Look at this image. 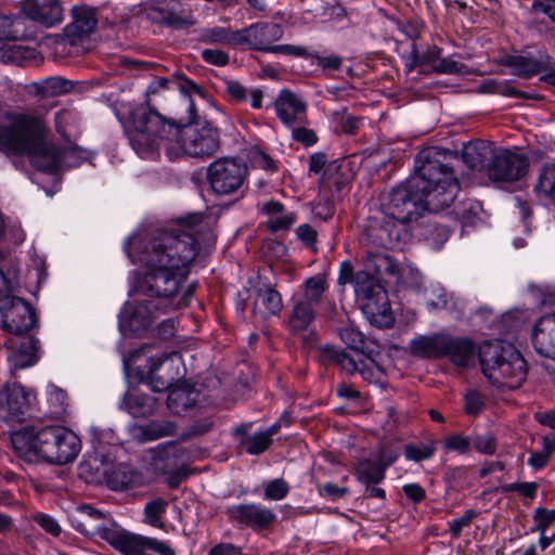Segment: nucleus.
I'll use <instances>...</instances> for the list:
<instances>
[{"label": "nucleus", "mask_w": 555, "mask_h": 555, "mask_svg": "<svg viewBox=\"0 0 555 555\" xmlns=\"http://www.w3.org/2000/svg\"><path fill=\"white\" fill-rule=\"evenodd\" d=\"M450 153L437 149L420 152L415 173L393 188L384 209L376 210L364 224V238L374 246L395 248L408 236L405 223L424 211L439 212L455 199L460 184L449 160Z\"/></svg>", "instance_id": "obj_1"}, {"label": "nucleus", "mask_w": 555, "mask_h": 555, "mask_svg": "<svg viewBox=\"0 0 555 555\" xmlns=\"http://www.w3.org/2000/svg\"><path fill=\"white\" fill-rule=\"evenodd\" d=\"M203 220V214H190L179 219L183 230L178 233L159 231L144 244L140 261L147 270L141 287L154 298L150 302L152 308L168 312L188 306L190 292L181 293L180 284L198 251L197 242L189 231Z\"/></svg>", "instance_id": "obj_2"}, {"label": "nucleus", "mask_w": 555, "mask_h": 555, "mask_svg": "<svg viewBox=\"0 0 555 555\" xmlns=\"http://www.w3.org/2000/svg\"><path fill=\"white\" fill-rule=\"evenodd\" d=\"M0 153L18 166L26 156L39 171L55 173L63 167L77 166L86 151L77 145L59 146L52 141L51 129L42 115L8 113L0 122Z\"/></svg>", "instance_id": "obj_3"}, {"label": "nucleus", "mask_w": 555, "mask_h": 555, "mask_svg": "<svg viewBox=\"0 0 555 555\" xmlns=\"http://www.w3.org/2000/svg\"><path fill=\"white\" fill-rule=\"evenodd\" d=\"M12 448L26 461L65 465L73 462L80 452L79 437L70 429L51 425L41 428L24 427L10 437Z\"/></svg>", "instance_id": "obj_4"}, {"label": "nucleus", "mask_w": 555, "mask_h": 555, "mask_svg": "<svg viewBox=\"0 0 555 555\" xmlns=\"http://www.w3.org/2000/svg\"><path fill=\"white\" fill-rule=\"evenodd\" d=\"M479 362L485 376L496 387L519 388L527 377V363L520 352L502 340L483 344Z\"/></svg>", "instance_id": "obj_5"}, {"label": "nucleus", "mask_w": 555, "mask_h": 555, "mask_svg": "<svg viewBox=\"0 0 555 555\" xmlns=\"http://www.w3.org/2000/svg\"><path fill=\"white\" fill-rule=\"evenodd\" d=\"M133 130L129 132V141L133 150L141 155L159 149L162 143L178 140L180 126L176 119H167L155 108L140 105L131 112Z\"/></svg>", "instance_id": "obj_6"}, {"label": "nucleus", "mask_w": 555, "mask_h": 555, "mask_svg": "<svg viewBox=\"0 0 555 555\" xmlns=\"http://www.w3.org/2000/svg\"><path fill=\"white\" fill-rule=\"evenodd\" d=\"M354 293L362 312L371 324L377 327L392 325L393 318L387 293L366 272L357 273Z\"/></svg>", "instance_id": "obj_7"}, {"label": "nucleus", "mask_w": 555, "mask_h": 555, "mask_svg": "<svg viewBox=\"0 0 555 555\" xmlns=\"http://www.w3.org/2000/svg\"><path fill=\"white\" fill-rule=\"evenodd\" d=\"M529 160L519 153L500 150L492 154L487 164V173L491 181L508 183L520 180L528 171Z\"/></svg>", "instance_id": "obj_8"}, {"label": "nucleus", "mask_w": 555, "mask_h": 555, "mask_svg": "<svg viewBox=\"0 0 555 555\" xmlns=\"http://www.w3.org/2000/svg\"><path fill=\"white\" fill-rule=\"evenodd\" d=\"M72 18V23L64 28L63 44L75 49L68 53L78 54L87 50L83 43L95 29L98 18L95 10L86 5L74 7Z\"/></svg>", "instance_id": "obj_9"}, {"label": "nucleus", "mask_w": 555, "mask_h": 555, "mask_svg": "<svg viewBox=\"0 0 555 555\" xmlns=\"http://www.w3.org/2000/svg\"><path fill=\"white\" fill-rule=\"evenodd\" d=\"M189 116L184 119H179L182 122L180 126V134L178 142L185 154L192 157H204L208 152V128L204 126L201 130L192 128L195 121L196 107L191 98H184Z\"/></svg>", "instance_id": "obj_10"}, {"label": "nucleus", "mask_w": 555, "mask_h": 555, "mask_svg": "<svg viewBox=\"0 0 555 555\" xmlns=\"http://www.w3.org/2000/svg\"><path fill=\"white\" fill-rule=\"evenodd\" d=\"M246 167L234 158H220L210 164V189L217 194H231L243 183Z\"/></svg>", "instance_id": "obj_11"}, {"label": "nucleus", "mask_w": 555, "mask_h": 555, "mask_svg": "<svg viewBox=\"0 0 555 555\" xmlns=\"http://www.w3.org/2000/svg\"><path fill=\"white\" fill-rule=\"evenodd\" d=\"M0 312L3 328L15 336H22L36 323V314L30 305L13 294L8 296V302L0 307Z\"/></svg>", "instance_id": "obj_12"}, {"label": "nucleus", "mask_w": 555, "mask_h": 555, "mask_svg": "<svg viewBox=\"0 0 555 555\" xmlns=\"http://www.w3.org/2000/svg\"><path fill=\"white\" fill-rule=\"evenodd\" d=\"M182 358L179 352L162 354V357L149 360V373L151 374V386L153 391L160 392L171 386V382L183 376L179 366Z\"/></svg>", "instance_id": "obj_13"}, {"label": "nucleus", "mask_w": 555, "mask_h": 555, "mask_svg": "<svg viewBox=\"0 0 555 555\" xmlns=\"http://www.w3.org/2000/svg\"><path fill=\"white\" fill-rule=\"evenodd\" d=\"M31 398L33 395L20 384H5L0 392V420H24L30 408Z\"/></svg>", "instance_id": "obj_14"}, {"label": "nucleus", "mask_w": 555, "mask_h": 555, "mask_svg": "<svg viewBox=\"0 0 555 555\" xmlns=\"http://www.w3.org/2000/svg\"><path fill=\"white\" fill-rule=\"evenodd\" d=\"M205 395L189 384L170 388L167 396V408L176 415L188 414L195 416L205 412Z\"/></svg>", "instance_id": "obj_15"}, {"label": "nucleus", "mask_w": 555, "mask_h": 555, "mask_svg": "<svg viewBox=\"0 0 555 555\" xmlns=\"http://www.w3.org/2000/svg\"><path fill=\"white\" fill-rule=\"evenodd\" d=\"M100 537L121 555H151L149 537L122 529L102 528Z\"/></svg>", "instance_id": "obj_16"}, {"label": "nucleus", "mask_w": 555, "mask_h": 555, "mask_svg": "<svg viewBox=\"0 0 555 555\" xmlns=\"http://www.w3.org/2000/svg\"><path fill=\"white\" fill-rule=\"evenodd\" d=\"M307 107L302 98L286 89L280 91L274 102L275 114L287 128L297 124H309Z\"/></svg>", "instance_id": "obj_17"}, {"label": "nucleus", "mask_w": 555, "mask_h": 555, "mask_svg": "<svg viewBox=\"0 0 555 555\" xmlns=\"http://www.w3.org/2000/svg\"><path fill=\"white\" fill-rule=\"evenodd\" d=\"M241 46H247L251 50L270 52L273 43L283 36L281 25L276 23H256L241 29Z\"/></svg>", "instance_id": "obj_18"}, {"label": "nucleus", "mask_w": 555, "mask_h": 555, "mask_svg": "<svg viewBox=\"0 0 555 555\" xmlns=\"http://www.w3.org/2000/svg\"><path fill=\"white\" fill-rule=\"evenodd\" d=\"M7 345V359L11 370H23L34 365L38 360L37 341L30 336L11 337Z\"/></svg>", "instance_id": "obj_19"}, {"label": "nucleus", "mask_w": 555, "mask_h": 555, "mask_svg": "<svg viewBox=\"0 0 555 555\" xmlns=\"http://www.w3.org/2000/svg\"><path fill=\"white\" fill-rule=\"evenodd\" d=\"M531 341L537 353L555 361V311L541 315L535 321Z\"/></svg>", "instance_id": "obj_20"}, {"label": "nucleus", "mask_w": 555, "mask_h": 555, "mask_svg": "<svg viewBox=\"0 0 555 555\" xmlns=\"http://www.w3.org/2000/svg\"><path fill=\"white\" fill-rule=\"evenodd\" d=\"M231 518L238 524L255 530H262L272 525L276 515L268 507L260 504H238L229 509Z\"/></svg>", "instance_id": "obj_21"}, {"label": "nucleus", "mask_w": 555, "mask_h": 555, "mask_svg": "<svg viewBox=\"0 0 555 555\" xmlns=\"http://www.w3.org/2000/svg\"><path fill=\"white\" fill-rule=\"evenodd\" d=\"M22 11L27 18L47 27H52L63 20L60 0H23Z\"/></svg>", "instance_id": "obj_22"}, {"label": "nucleus", "mask_w": 555, "mask_h": 555, "mask_svg": "<svg viewBox=\"0 0 555 555\" xmlns=\"http://www.w3.org/2000/svg\"><path fill=\"white\" fill-rule=\"evenodd\" d=\"M106 486L114 491H124L142 485L141 474L132 466L117 464L103 470Z\"/></svg>", "instance_id": "obj_23"}, {"label": "nucleus", "mask_w": 555, "mask_h": 555, "mask_svg": "<svg viewBox=\"0 0 555 555\" xmlns=\"http://www.w3.org/2000/svg\"><path fill=\"white\" fill-rule=\"evenodd\" d=\"M532 191L539 201L555 210V163L545 164L539 169Z\"/></svg>", "instance_id": "obj_24"}, {"label": "nucleus", "mask_w": 555, "mask_h": 555, "mask_svg": "<svg viewBox=\"0 0 555 555\" xmlns=\"http://www.w3.org/2000/svg\"><path fill=\"white\" fill-rule=\"evenodd\" d=\"M261 211L267 216V228L273 233L287 231L296 221V215L292 211H285L280 202L270 201L264 203Z\"/></svg>", "instance_id": "obj_25"}, {"label": "nucleus", "mask_w": 555, "mask_h": 555, "mask_svg": "<svg viewBox=\"0 0 555 555\" xmlns=\"http://www.w3.org/2000/svg\"><path fill=\"white\" fill-rule=\"evenodd\" d=\"M475 345L468 338L447 335L443 357H447L457 366H466L474 358Z\"/></svg>", "instance_id": "obj_26"}, {"label": "nucleus", "mask_w": 555, "mask_h": 555, "mask_svg": "<svg viewBox=\"0 0 555 555\" xmlns=\"http://www.w3.org/2000/svg\"><path fill=\"white\" fill-rule=\"evenodd\" d=\"M292 304L286 322L288 330L293 333L307 330L315 319L314 307L294 295Z\"/></svg>", "instance_id": "obj_27"}, {"label": "nucleus", "mask_w": 555, "mask_h": 555, "mask_svg": "<svg viewBox=\"0 0 555 555\" xmlns=\"http://www.w3.org/2000/svg\"><path fill=\"white\" fill-rule=\"evenodd\" d=\"M446 334H433L428 336H418L411 340V352L422 358H441L446 346Z\"/></svg>", "instance_id": "obj_28"}, {"label": "nucleus", "mask_w": 555, "mask_h": 555, "mask_svg": "<svg viewBox=\"0 0 555 555\" xmlns=\"http://www.w3.org/2000/svg\"><path fill=\"white\" fill-rule=\"evenodd\" d=\"M283 308L280 293L271 286L259 287L256 291L254 312L262 318L278 315Z\"/></svg>", "instance_id": "obj_29"}, {"label": "nucleus", "mask_w": 555, "mask_h": 555, "mask_svg": "<svg viewBox=\"0 0 555 555\" xmlns=\"http://www.w3.org/2000/svg\"><path fill=\"white\" fill-rule=\"evenodd\" d=\"M177 431L176 423L167 420L151 421L145 425L134 427L133 437L141 443L157 440L164 437L175 435Z\"/></svg>", "instance_id": "obj_30"}, {"label": "nucleus", "mask_w": 555, "mask_h": 555, "mask_svg": "<svg viewBox=\"0 0 555 555\" xmlns=\"http://www.w3.org/2000/svg\"><path fill=\"white\" fill-rule=\"evenodd\" d=\"M73 88V81L60 76L44 78L33 82L30 86L31 92L41 98H52L65 94L70 92Z\"/></svg>", "instance_id": "obj_31"}, {"label": "nucleus", "mask_w": 555, "mask_h": 555, "mask_svg": "<svg viewBox=\"0 0 555 555\" xmlns=\"http://www.w3.org/2000/svg\"><path fill=\"white\" fill-rule=\"evenodd\" d=\"M395 460L396 457H389L386 462L383 460H364L360 462L357 467L358 479L366 486L379 483L385 478L387 467L391 465Z\"/></svg>", "instance_id": "obj_32"}, {"label": "nucleus", "mask_w": 555, "mask_h": 555, "mask_svg": "<svg viewBox=\"0 0 555 555\" xmlns=\"http://www.w3.org/2000/svg\"><path fill=\"white\" fill-rule=\"evenodd\" d=\"M18 268L0 250V307L8 302V296L13 294L17 284Z\"/></svg>", "instance_id": "obj_33"}, {"label": "nucleus", "mask_w": 555, "mask_h": 555, "mask_svg": "<svg viewBox=\"0 0 555 555\" xmlns=\"http://www.w3.org/2000/svg\"><path fill=\"white\" fill-rule=\"evenodd\" d=\"M507 65L513 69V74L528 78L544 70L546 62L542 56L512 55L508 57Z\"/></svg>", "instance_id": "obj_34"}, {"label": "nucleus", "mask_w": 555, "mask_h": 555, "mask_svg": "<svg viewBox=\"0 0 555 555\" xmlns=\"http://www.w3.org/2000/svg\"><path fill=\"white\" fill-rule=\"evenodd\" d=\"M326 289V279L321 274H317L307 279L302 285V289L295 293L294 296L314 307L321 301Z\"/></svg>", "instance_id": "obj_35"}, {"label": "nucleus", "mask_w": 555, "mask_h": 555, "mask_svg": "<svg viewBox=\"0 0 555 555\" xmlns=\"http://www.w3.org/2000/svg\"><path fill=\"white\" fill-rule=\"evenodd\" d=\"M236 388V382L232 373L229 370L217 367L214 376L210 377V391H214L216 399H230L231 395Z\"/></svg>", "instance_id": "obj_36"}, {"label": "nucleus", "mask_w": 555, "mask_h": 555, "mask_svg": "<svg viewBox=\"0 0 555 555\" xmlns=\"http://www.w3.org/2000/svg\"><path fill=\"white\" fill-rule=\"evenodd\" d=\"M121 409L134 417L144 416L153 409L152 399L144 393L127 392L121 401Z\"/></svg>", "instance_id": "obj_37"}, {"label": "nucleus", "mask_w": 555, "mask_h": 555, "mask_svg": "<svg viewBox=\"0 0 555 555\" xmlns=\"http://www.w3.org/2000/svg\"><path fill=\"white\" fill-rule=\"evenodd\" d=\"M320 351L323 359L330 360L347 373L357 372L361 359H356L350 353L332 346L321 347Z\"/></svg>", "instance_id": "obj_38"}, {"label": "nucleus", "mask_w": 555, "mask_h": 555, "mask_svg": "<svg viewBox=\"0 0 555 555\" xmlns=\"http://www.w3.org/2000/svg\"><path fill=\"white\" fill-rule=\"evenodd\" d=\"M366 261L367 268H372L376 274L396 275L399 273L398 263H396L388 255L384 253L369 251Z\"/></svg>", "instance_id": "obj_39"}, {"label": "nucleus", "mask_w": 555, "mask_h": 555, "mask_svg": "<svg viewBox=\"0 0 555 555\" xmlns=\"http://www.w3.org/2000/svg\"><path fill=\"white\" fill-rule=\"evenodd\" d=\"M491 154V149L481 141L470 143L464 147L463 159L472 168L482 166Z\"/></svg>", "instance_id": "obj_40"}, {"label": "nucleus", "mask_w": 555, "mask_h": 555, "mask_svg": "<svg viewBox=\"0 0 555 555\" xmlns=\"http://www.w3.org/2000/svg\"><path fill=\"white\" fill-rule=\"evenodd\" d=\"M47 400L50 406L49 413L53 417H61L67 412L68 402H67V393L54 386L50 385L47 390Z\"/></svg>", "instance_id": "obj_41"}, {"label": "nucleus", "mask_w": 555, "mask_h": 555, "mask_svg": "<svg viewBox=\"0 0 555 555\" xmlns=\"http://www.w3.org/2000/svg\"><path fill=\"white\" fill-rule=\"evenodd\" d=\"M216 117L215 126L210 125V151L215 146L218 149L221 144V134L231 129L232 125L229 117L218 107L215 106Z\"/></svg>", "instance_id": "obj_42"}, {"label": "nucleus", "mask_w": 555, "mask_h": 555, "mask_svg": "<svg viewBox=\"0 0 555 555\" xmlns=\"http://www.w3.org/2000/svg\"><path fill=\"white\" fill-rule=\"evenodd\" d=\"M479 205L473 202H463L457 204L451 211L454 218L463 225H474L478 219Z\"/></svg>", "instance_id": "obj_43"}, {"label": "nucleus", "mask_w": 555, "mask_h": 555, "mask_svg": "<svg viewBox=\"0 0 555 555\" xmlns=\"http://www.w3.org/2000/svg\"><path fill=\"white\" fill-rule=\"evenodd\" d=\"M167 507V502L164 499H155L150 501L144 506V521L152 527L162 528L160 520Z\"/></svg>", "instance_id": "obj_44"}, {"label": "nucleus", "mask_w": 555, "mask_h": 555, "mask_svg": "<svg viewBox=\"0 0 555 555\" xmlns=\"http://www.w3.org/2000/svg\"><path fill=\"white\" fill-rule=\"evenodd\" d=\"M29 53L30 50L21 44H3L0 47V62L21 65Z\"/></svg>", "instance_id": "obj_45"}, {"label": "nucleus", "mask_w": 555, "mask_h": 555, "mask_svg": "<svg viewBox=\"0 0 555 555\" xmlns=\"http://www.w3.org/2000/svg\"><path fill=\"white\" fill-rule=\"evenodd\" d=\"M271 444L272 439H269L262 431L255 433L243 440L246 452L251 455L263 453Z\"/></svg>", "instance_id": "obj_46"}, {"label": "nucleus", "mask_w": 555, "mask_h": 555, "mask_svg": "<svg viewBox=\"0 0 555 555\" xmlns=\"http://www.w3.org/2000/svg\"><path fill=\"white\" fill-rule=\"evenodd\" d=\"M436 447L434 442L424 443L420 446L406 444L404 447L405 459L413 462H422L434 456Z\"/></svg>", "instance_id": "obj_47"}, {"label": "nucleus", "mask_w": 555, "mask_h": 555, "mask_svg": "<svg viewBox=\"0 0 555 555\" xmlns=\"http://www.w3.org/2000/svg\"><path fill=\"white\" fill-rule=\"evenodd\" d=\"M357 372L370 383H380L384 377L383 369L371 358L361 359Z\"/></svg>", "instance_id": "obj_48"}, {"label": "nucleus", "mask_w": 555, "mask_h": 555, "mask_svg": "<svg viewBox=\"0 0 555 555\" xmlns=\"http://www.w3.org/2000/svg\"><path fill=\"white\" fill-rule=\"evenodd\" d=\"M241 30H231L229 27L210 29V42L241 46Z\"/></svg>", "instance_id": "obj_49"}, {"label": "nucleus", "mask_w": 555, "mask_h": 555, "mask_svg": "<svg viewBox=\"0 0 555 555\" xmlns=\"http://www.w3.org/2000/svg\"><path fill=\"white\" fill-rule=\"evenodd\" d=\"M308 124H297L289 127L292 130V139L304 146H312L317 143L318 137L312 129L307 128Z\"/></svg>", "instance_id": "obj_50"}, {"label": "nucleus", "mask_w": 555, "mask_h": 555, "mask_svg": "<svg viewBox=\"0 0 555 555\" xmlns=\"http://www.w3.org/2000/svg\"><path fill=\"white\" fill-rule=\"evenodd\" d=\"M288 491L287 482L282 478H276L266 485L264 499L280 501L287 495Z\"/></svg>", "instance_id": "obj_51"}, {"label": "nucleus", "mask_w": 555, "mask_h": 555, "mask_svg": "<svg viewBox=\"0 0 555 555\" xmlns=\"http://www.w3.org/2000/svg\"><path fill=\"white\" fill-rule=\"evenodd\" d=\"M100 466L101 463L96 459L93 461H82L79 464V475L87 482H99L103 476V472H100Z\"/></svg>", "instance_id": "obj_52"}, {"label": "nucleus", "mask_w": 555, "mask_h": 555, "mask_svg": "<svg viewBox=\"0 0 555 555\" xmlns=\"http://www.w3.org/2000/svg\"><path fill=\"white\" fill-rule=\"evenodd\" d=\"M444 449L447 451L466 454L472 447V438L463 435H451L444 440Z\"/></svg>", "instance_id": "obj_53"}, {"label": "nucleus", "mask_w": 555, "mask_h": 555, "mask_svg": "<svg viewBox=\"0 0 555 555\" xmlns=\"http://www.w3.org/2000/svg\"><path fill=\"white\" fill-rule=\"evenodd\" d=\"M339 336L341 340L352 350L356 351L357 356H359L358 351L362 349L364 345V336L361 332L353 327H344L339 332Z\"/></svg>", "instance_id": "obj_54"}, {"label": "nucleus", "mask_w": 555, "mask_h": 555, "mask_svg": "<svg viewBox=\"0 0 555 555\" xmlns=\"http://www.w3.org/2000/svg\"><path fill=\"white\" fill-rule=\"evenodd\" d=\"M17 24V20L0 14V41L17 40L21 36Z\"/></svg>", "instance_id": "obj_55"}, {"label": "nucleus", "mask_w": 555, "mask_h": 555, "mask_svg": "<svg viewBox=\"0 0 555 555\" xmlns=\"http://www.w3.org/2000/svg\"><path fill=\"white\" fill-rule=\"evenodd\" d=\"M472 446L480 453L492 455L496 451L495 438L491 434L475 435L472 437Z\"/></svg>", "instance_id": "obj_56"}, {"label": "nucleus", "mask_w": 555, "mask_h": 555, "mask_svg": "<svg viewBox=\"0 0 555 555\" xmlns=\"http://www.w3.org/2000/svg\"><path fill=\"white\" fill-rule=\"evenodd\" d=\"M466 66L451 57L440 59L437 64L433 65V72L438 74H464Z\"/></svg>", "instance_id": "obj_57"}, {"label": "nucleus", "mask_w": 555, "mask_h": 555, "mask_svg": "<svg viewBox=\"0 0 555 555\" xmlns=\"http://www.w3.org/2000/svg\"><path fill=\"white\" fill-rule=\"evenodd\" d=\"M250 162L255 167L269 172L278 170L276 163L271 158V156L259 149L251 150Z\"/></svg>", "instance_id": "obj_58"}, {"label": "nucleus", "mask_w": 555, "mask_h": 555, "mask_svg": "<svg viewBox=\"0 0 555 555\" xmlns=\"http://www.w3.org/2000/svg\"><path fill=\"white\" fill-rule=\"evenodd\" d=\"M543 443L544 451L533 452L528 459V465L535 469H541L547 464L550 455L554 449L553 444L548 441L547 438H544Z\"/></svg>", "instance_id": "obj_59"}, {"label": "nucleus", "mask_w": 555, "mask_h": 555, "mask_svg": "<svg viewBox=\"0 0 555 555\" xmlns=\"http://www.w3.org/2000/svg\"><path fill=\"white\" fill-rule=\"evenodd\" d=\"M533 518L537 522V530L543 534L555 521V509L538 507L534 509Z\"/></svg>", "instance_id": "obj_60"}, {"label": "nucleus", "mask_w": 555, "mask_h": 555, "mask_svg": "<svg viewBox=\"0 0 555 555\" xmlns=\"http://www.w3.org/2000/svg\"><path fill=\"white\" fill-rule=\"evenodd\" d=\"M77 118V113L69 108H63L55 113L54 121L55 129L62 135L65 137V128L73 124Z\"/></svg>", "instance_id": "obj_61"}, {"label": "nucleus", "mask_w": 555, "mask_h": 555, "mask_svg": "<svg viewBox=\"0 0 555 555\" xmlns=\"http://www.w3.org/2000/svg\"><path fill=\"white\" fill-rule=\"evenodd\" d=\"M144 14L146 18L153 23L169 24L171 22L170 13L155 3H147L144 9Z\"/></svg>", "instance_id": "obj_62"}, {"label": "nucleus", "mask_w": 555, "mask_h": 555, "mask_svg": "<svg viewBox=\"0 0 555 555\" xmlns=\"http://www.w3.org/2000/svg\"><path fill=\"white\" fill-rule=\"evenodd\" d=\"M476 515L477 513L474 509H467L461 517L452 519L449 524L452 537H460L463 528L469 526Z\"/></svg>", "instance_id": "obj_63"}, {"label": "nucleus", "mask_w": 555, "mask_h": 555, "mask_svg": "<svg viewBox=\"0 0 555 555\" xmlns=\"http://www.w3.org/2000/svg\"><path fill=\"white\" fill-rule=\"evenodd\" d=\"M485 405L481 395L476 390H469L465 395V412L468 415H477Z\"/></svg>", "instance_id": "obj_64"}]
</instances>
